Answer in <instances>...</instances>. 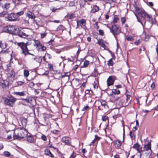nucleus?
Segmentation results:
<instances>
[{"label": "nucleus", "mask_w": 158, "mask_h": 158, "mask_svg": "<svg viewBox=\"0 0 158 158\" xmlns=\"http://www.w3.org/2000/svg\"><path fill=\"white\" fill-rule=\"evenodd\" d=\"M135 13H134L135 16L136 17L138 21L140 22L139 18L140 19L143 21H144L145 23L146 21L145 20V19L148 18V20H150V19L152 17V16L148 14L145 12V10L142 8H139L136 6H134Z\"/></svg>", "instance_id": "obj_1"}, {"label": "nucleus", "mask_w": 158, "mask_h": 158, "mask_svg": "<svg viewBox=\"0 0 158 158\" xmlns=\"http://www.w3.org/2000/svg\"><path fill=\"white\" fill-rule=\"evenodd\" d=\"M27 131L25 129L19 128L16 129L14 132L13 139H19L23 138L27 136Z\"/></svg>", "instance_id": "obj_2"}, {"label": "nucleus", "mask_w": 158, "mask_h": 158, "mask_svg": "<svg viewBox=\"0 0 158 158\" xmlns=\"http://www.w3.org/2000/svg\"><path fill=\"white\" fill-rule=\"evenodd\" d=\"M7 30L9 33L12 34H17L20 37L26 38L28 37L29 35L26 34L23 32L20 31L17 28H15L13 25H9L7 27Z\"/></svg>", "instance_id": "obj_3"}, {"label": "nucleus", "mask_w": 158, "mask_h": 158, "mask_svg": "<svg viewBox=\"0 0 158 158\" xmlns=\"http://www.w3.org/2000/svg\"><path fill=\"white\" fill-rule=\"evenodd\" d=\"M3 99L5 104L10 107H13L14 106L17 100V99L12 95L8 96L7 98H5Z\"/></svg>", "instance_id": "obj_4"}, {"label": "nucleus", "mask_w": 158, "mask_h": 158, "mask_svg": "<svg viewBox=\"0 0 158 158\" xmlns=\"http://www.w3.org/2000/svg\"><path fill=\"white\" fill-rule=\"evenodd\" d=\"M110 30V31L115 36V35H118L120 32V30L119 29V27H118L116 25H113L111 27H108Z\"/></svg>", "instance_id": "obj_5"}, {"label": "nucleus", "mask_w": 158, "mask_h": 158, "mask_svg": "<svg viewBox=\"0 0 158 158\" xmlns=\"http://www.w3.org/2000/svg\"><path fill=\"white\" fill-rule=\"evenodd\" d=\"M17 44L18 46L20 47L22 51V53H25L26 51L27 50V43H25L23 42H17Z\"/></svg>", "instance_id": "obj_6"}, {"label": "nucleus", "mask_w": 158, "mask_h": 158, "mask_svg": "<svg viewBox=\"0 0 158 158\" xmlns=\"http://www.w3.org/2000/svg\"><path fill=\"white\" fill-rule=\"evenodd\" d=\"M6 20L8 21H15L18 20L15 14L11 13L8 14L7 17H6Z\"/></svg>", "instance_id": "obj_7"}, {"label": "nucleus", "mask_w": 158, "mask_h": 158, "mask_svg": "<svg viewBox=\"0 0 158 158\" xmlns=\"http://www.w3.org/2000/svg\"><path fill=\"white\" fill-rule=\"evenodd\" d=\"M62 141L66 145H71V139L70 138L67 136L63 137L62 138Z\"/></svg>", "instance_id": "obj_8"}, {"label": "nucleus", "mask_w": 158, "mask_h": 158, "mask_svg": "<svg viewBox=\"0 0 158 158\" xmlns=\"http://www.w3.org/2000/svg\"><path fill=\"white\" fill-rule=\"evenodd\" d=\"M114 77L112 76H110L107 80V85L108 87L113 85L114 82Z\"/></svg>", "instance_id": "obj_9"}, {"label": "nucleus", "mask_w": 158, "mask_h": 158, "mask_svg": "<svg viewBox=\"0 0 158 158\" xmlns=\"http://www.w3.org/2000/svg\"><path fill=\"white\" fill-rule=\"evenodd\" d=\"M36 104V102L35 99L34 98H30L29 102L28 103V105L30 107H33Z\"/></svg>", "instance_id": "obj_10"}, {"label": "nucleus", "mask_w": 158, "mask_h": 158, "mask_svg": "<svg viewBox=\"0 0 158 158\" xmlns=\"http://www.w3.org/2000/svg\"><path fill=\"white\" fill-rule=\"evenodd\" d=\"M114 145L116 148H119L122 145V143L121 141L118 139H117L115 140L114 142Z\"/></svg>", "instance_id": "obj_11"}, {"label": "nucleus", "mask_w": 158, "mask_h": 158, "mask_svg": "<svg viewBox=\"0 0 158 158\" xmlns=\"http://www.w3.org/2000/svg\"><path fill=\"white\" fill-rule=\"evenodd\" d=\"M9 85L8 82L6 81H3L0 82V85L3 89L6 88Z\"/></svg>", "instance_id": "obj_12"}, {"label": "nucleus", "mask_w": 158, "mask_h": 158, "mask_svg": "<svg viewBox=\"0 0 158 158\" xmlns=\"http://www.w3.org/2000/svg\"><path fill=\"white\" fill-rule=\"evenodd\" d=\"M7 70L9 71L8 73V76L10 77H12L13 78H14L15 77V73L13 69H8Z\"/></svg>", "instance_id": "obj_13"}, {"label": "nucleus", "mask_w": 158, "mask_h": 158, "mask_svg": "<svg viewBox=\"0 0 158 158\" xmlns=\"http://www.w3.org/2000/svg\"><path fill=\"white\" fill-rule=\"evenodd\" d=\"M45 154L48 156L53 158L54 157L53 155L51 152L50 150L48 149H46L44 150Z\"/></svg>", "instance_id": "obj_14"}, {"label": "nucleus", "mask_w": 158, "mask_h": 158, "mask_svg": "<svg viewBox=\"0 0 158 158\" xmlns=\"http://www.w3.org/2000/svg\"><path fill=\"white\" fill-rule=\"evenodd\" d=\"M27 140L28 142L31 143H34L35 141L34 137L32 135L28 136L27 138Z\"/></svg>", "instance_id": "obj_15"}, {"label": "nucleus", "mask_w": 158, "mask_h": 158, "mask_svg": "<svg viewBox=\"0 0 158 158\" xmlns=\"http://www.w3.org/2000/svg\"><path fill=\"white\" fill-rule=\"evenodd\" d=\"M62 110L64 114L68 115L69 114L70 109L68 107H65L62 108Z\"/></svg>", "instance_id": "obj_16"}, {"label": "nucleus", "mask_w": 158, "mask_h": 158, "mask_svg": "<svg viewBox=\"0 0 158 158\" xmlns=\"http://www.w3.org/2000/svg\"><path fill=\"white\" fill-rule=\"evenodd\" d=\"M98 104H101V106L104 107L106 109L108 108V106L106 104V102L105 101L102 100L101 101H98Z\"/></svg>", "instance_id": "obj_17"}, {"label": "nucleus", "mask_w": 158, "mask_h": 158, "mask_svg": "<svg viewBox=\"0 0 158 158\" xmlns=\"http://www.w3.org/2000/svg\"><path fill=\"white\" fill-rule=\"evenodd\" d=\"M25 92L24 91H22L21 92H14L12 93L14 95H16L19 96H23L25 95Z\"/></svg>", "instance_id": "obj_18"}, {"label": "nucleus", "mask_w": 158, "mask_h": 158, "mask_svg": "<svg viewBox=\"0 0 158 158\" xmlns=\"http://www.w3.org/2000/svg\"><path fill=\"white\" fill-rule=\"evenodd\" d=\"M145 150L147 151L149 150H150L151 152V153L152 152V151L151 150V142H149L146 145H144V147Z\"/></svg>", "instance_id": "obj_19"}, {"label": "nucleus", "mask_w": 158, "mask_h": 158, "mask_svg": "<svg viewBox=\"0 0 158 158\" xmlns=\"http://www.w3.org/2000/svg\"><path fill=\"white\" fill-rule=\"evenodd\" d=\"M27 16L29 18H31L32 19H34L35 18V16L34 14L31 12H29L27 15Z\"/></svg>", "instance_id": "obj_20"}, {"label": "nucleus", "mask_w": 158, "mask_h": 158, "mask_svg": "<svg viewBox=\"0 0 158 158\" xmlns=\"http://www.w3.org/2000/svg\"><path fill=\"white\" fill-rule=\"evenodd\" d=\"M99 10V7L97 5H94L91 10V13H94L98 11Z\"/></svg>", "instance_id": "obj_21"}, {"label": "nucleus", "mask_w": 158, "mask_h": 158, "mask_svg": "<svg viewBox=\"0 0 158 158\" xmlns=\"http://www.w3.org/2000/svg\"><path fill=\"white\" fill-rule=\"evenodd\" d=\"M126 97V104L127 105H128L131 102L132 98L131 97V96L129 95H127Z\"/></svg>", "instance_id": "obj_22"}, {"label": "nucleus", "mask_w": 158, "mask_h": 158, "mask_svg": "<svg viewBox=\"0 0 158 158\" xmlns=\"http://www.w3.org/2000/svg\"><path fill=\"white\" fill-rule=\"evenodd\" d=\"M42 58L41 56H37L36 60H35V61L38 63L39 64V65H40V64L42 62Z\"/></svg>", "instance_id": "obj_23"}, {"label": "nucleus", "mask_w": 158, "mask_h": 158, "mask_svg": "<svg viewBox=\"0 0 158 158\" xmlns=\"http://www.w3.org/2000/svg\"><path fill=\"white\" fill-rule=\"evenodd\" d=\"M38 48V50L39 51H43L46 49V48L41 44Z\"/></svg>", "instance_id": "obj_24"}, {"label": "nucleus", "mask_w": 158, "mask_h": 158, "mask_svg": "<svg viewBox=\"0 0 158 158\" xmlns=\"http://www.w3.org/2000/svg\"><path fill=\"white\" fill-rule=\"evenodd\" d=\"M12 1L15 5H18L22 3L23 0H12Z\"/></svg>", "instance_id": "obj_25"}, {"label": "nucleus", "mask_w": 158, "mask_h": 158, "mask_svg": "<svg viewBox=\"0 0 158 158\" xmlns=\"http://www.w3.org/2000/svg\"><path fill=\"white\" fill-rule=\"evenodd\" d=\"M29 98H27L26 99L23 98V104L25 105H28V102H29Z\"/></svg>", "instance_id": "obj_26"}, {"label": "nucleus", "mask_w": 158, "mask_h": 158, "mask_svg": "<svg viewBox=\"0 0 158 158\" xmlns=\"http://www.w3.org/2000/svg\"><path fill=\"white\" fill-rule=\"evenodd\" d=\"M119 19L118 18V16L117 15H115L114 16L113 23H116L119 20Z\"/></svg>", "instance_id": "obj_27"}, {"label": "nucleus", "mask_w": 158, "mask_h": 158, "mask_svg": "<svg viewBox=\"0 0 158 158\" xmlns=\"http://www.w3.org/2000/svg\"><path fill=\"white\" fill-rule=\"evenodd\" d=\"M24 13V11L23 10L20 11L19 12H17L16 14H15V15H16V16L17 17V19L18 20V17L19 16H21Z\"/></svg>", "instance_id": "obj_28"}, {"label": "nucleus", "mask_w": 158, "mask_h": 158, "mask_svg": "<svg viewBox=\"0 0 158 158\" xmlns=\"http://www.w3.org/2000/svg\"><path fill=\"white\" fill-rule=\"evenodd\" d=\"M70 75V73H65L64 74L61 75L59 77L60 78H62L65 77H69Z\"/></svg>", "instance_id": "obj_29"}, {"label": "nucleus", "mask_w": 158, "mask_h": 158, "mask_svg": "<svg viewBox=\"0 0 158 158\" xmlns=\"http://www.w3.org/2000/svg\"><path fill=\"white\" fill-rule=\"evenodd\" d=\"M80 24L83 26H85L86 24V20L85 19H82L79 21Z\"/></svg>", "instance_id": "obj_30"}, {"label": "nucleus", "mask_w": 158, "mask_h": 158, "mask_svg": "<svg viewBox=\"0 0 158 158\" xmlns=\"http://www.w3.org/2000/svg\"><path fill=\"white\" fill-rule=\"evenodd\" d=\"M21 123L23 127H25L27 124V120L26 119L24 118L22 119Z\"/></svg>", "instance_id": "obj_31"}, {"label": "nucleus", "mask_w": 158, "mask_h": 158, "mask_svg": "<svg viewBox=\"0 0 158 158\" xmlns=\"http://www.w3.org/2000/svg\"><path fill=\"white\" fill-rule=\"evenodd\" d=\"M112 93L115 94H120V91L117 89H114L112 90Z\"/></svg>", "instance_id": "obj_32"}, {"label": "nucleus", "mask_w": 158, "mask_h": 158, "mask_svg": "<svg viewBox=\"0 0 158 158\" xmlns=\"http://www.w3.org/2000/svg\"><path fill=\"white\" fill-rule=\"evenodd\" d=\"M130 135L131 138L132 139H135V135L134 132L131 131L130 132Z\"/></svg>", "instance_id": "obj_33"}, {"label": "nucleus", "mask_w": 158, "mask_h": 158, "mask_svg": "<svg viewBox=\"0 0 158 158\" xmlns=\"http://www.w3.org/2000/svg\"><path fill=\"white\" fill-rule=\"evenodd\" d=\"M107 64L109 66H112L113 65V62L112 58L110 59L107 62Z\"/></svg>", "instance_id": "obj_34"}, {"label": "nucleus", "mask_w": 158, "mask_h": 158, "mask_svg": "<svg viewBox=\"0 0 158 158\" xmlns=\"http://www.w3.org/2000/svg\"><path fill=\"white\" fill-rule=\"evenodd\" d=\"M89 64V61L88 60H85L84 62L83 65V67H86L88 66Z\"/></svg>", "instance_id": "obj_35"}, {"label": "nucleus", "mask_w": 158, "mask_h": 158, "mask_svg": "<svg viewBox=\"0 0 158 158\" xmlns=\"http://www.w3.org/2000/svg\"><path fill=\"white\" fill-rule=\"evenodd\" d=\"M7 13V10H4L2 12L0 13V17H2L4 16V15H6Z\"/></svg>", "instance_id": "obj_36"}, {"label": "nucleus", "mask_w": 158, "mask_h": 158, "mask_svg": "<svg viewBox=\"0 0 158 158\" xmlns=\"http://www.w3.org/2000/svg\"><path fill=\"white\" fill-rule=\"evenodd\" d=\"M3 154L5 156L7 157H9L10 156V153L8 151H5Z\"/></svg>", "instance_id": "obj_37"}, {"label": "nucleus", "mask_w": 158, "mask_h": 158, "mask_svg": "<svg viewBox=\"0 0 158 158\" xmlns=\"http://www.w3.org/2000/svg\"><path fill=\"white\" fill-rule=\"evenodd\" d=\"M24 75L25 77H27L29 75V72L28 70H24Z\"/></svg>", "instance_id": "obj_38"}, {"label": "nucleus", "mask_w": 158, "mask_h": 158, "mask_svg": "<svg viewBox=\"0 0 158 158\" xmlns=\"http://www.w3.org/2000/svg\"><path fill=\"white\" fill-rule=\"evenodd\" d=\"M52 133L56 135H58L60 134L59 131L56 130H54L52 131Z\"/></svg>", "instance_id": "obj_39"}, {"label": "nucleus", "mask_w": 158, "mask_h": 158, "mask_svg": "<svg viewBox=\"0 0 158 158\" xmlns=\"http://www.w3.org/2000/svg\"><path fill=\"white\" fill-rule=\"evenodd\" d=\"M10 6V3H5L4 6V8L6 9L7 10L8 9Z\"/></svg>", "instance_id": "obj_40"}, {"label": "nucleus", "mask_w": 158, "mask_h": 158, "mask_svg": "<svg viewBox=\"0 0 158 158\" xmlns=\"http://www.w3.org/2000/svg\"><path fill=\"white\" fill-rule=\"evenodd\" d=\"M126 39L128 41H132L133 40V38L131 36H126Z\"/></svg>", "instance_id": "obj_41"}, {"label": "nucleus", "mask_w": 158, "mask_h": 158, "mask_svg": "<svg viewBox=\"0 0 158 158\" xmlns=\"http://www.w3.org/2000/svg\"><path fill=\"white\" fill-rule=\"evenodd\" d=\"M35 44L38 47L41 44L40 42L38 40H36L35 41Z\"/></svg>", "instance_id": "obj_42"}, {"label": "nucleus", "mask_w": 158, "mask_h": 158, "mask_svg": "<svg viewBox=\"0 0 158 158\" xmlns=\"http://www.w3.org/2000/svg\"><path fill=\"white\" fill-rule=\"evenodd\" d=\"M138 152L141 153L142 152V148L141 146L139 144V147H137V148L136 149Z\"/></svg>", "instance_id": "obj_43"}, {"label": "nucleus", "mask_w": 158, "mask_h": 158, "mask_svg": "<svg viewBox=\"0 0 158 158\" xmlns=\"http://www.w3.org/2000/svg\"><path fill=\"white\" fill-rule=\"evenodd\" d=\"M48 68L50 70H53V66L52 64L49 63L48 64Z\"/></svg>", "instance_id": "obj_44"}, {"label": "nucleus", "mask_w": 158, "mask_h": 158, "mask_svg": "<svg viewBox=\"0 0 158 158\" xmlns=\"http://www.w3.org/2000/svg\"><path fill=\"white\" fill-rule=\"evenodd\" d=\"M122 124H123V141H124V140L125 139V133L124 125L123 123Z\"/></svg>", "instance_id": "obj_45"}, {"label": "nucleus", "mask_w": 158, "mask_h": 158, "mask_svg": "<svg viewBox=\"0 0 158 158\" xmlns=\"http://www.w3.org/2000/svg\"><path fill=\"white\" fill-rule=\"evenodd\" d=\"M98 22H96L94 25V27L95 28L98 29L99 28V26H98Z\"/></svg>", "instance_id": "obj_46"}, {"label": "nucleus", "mask_w": 158, "mask_h": 158, "mask_svg": "<svg viewBox=\"0 0 158 158\" xmlns=\"http://www.w3.org/2000/svg\"><path fill=\"white\" fill-rule=\"evenodd\" d=\"M139 147V144L138 143H136L135 144H134L133 146V148L135 149H136L137 147Z\"/></svg>", "instance_id": "obj_47"}, {"label": "nucleus", "mask_w": 158, "mask_h": 158, "mask_svg": "<svg viewBox=\"0 0 158 158\" xmlns=\"http://www.w3.org/2000/svg\"><path fill=\"white\" fill-rule=\"evenodd\" d=\"M76 156V153L75 152H73L69 158H75Z\"/></svg>", "instance_id": "obj_48"}, {"label": "nucleus", "mask_w": 158, "mask_h": 158, "mask_svg": "<svg viewBox=\"0 0 158 158\" xmlns=\"http://www.w3.org/2000/svg\"><path fill=\"white\" fill-rule=\"evenodd\" d=\"M29 49H28L26 51V52L25 53H24L23 54L24 55V56H26L27 54L32 55L33 56H34L35 55L32 54H31L29 52Z\"/></svg>", "instance_id": "obj_49"}, {"label": "nucleus", "mask_w": 158, "mask_h": 158, "mask_svg": "<svg viewBox=\"0 0 158 158\" xmlns=\"http://www.w3.org/2000/svg\"><path fill=\"white\" fill-rule=\"evenodd\" d=\"M98 31H99V34L100 35L103 36L104 35V31L103 30L100 29V30H99Z\"/></svg>", "instance_id": "obj_50"}, {"label": "nucleus", "mask_w": 158, "mask_h": 158, "mask_svg": "<svg viewBox=\"0 0 158 158\" xmlns=\"http://www.w3.org/2000/svg\"><path fill=\"white\" fill-rule=\"evenodd\" d=\"M121 21L123 24H124L126 22V20L125 17H123L121 18Z\"/></svg>", "instance_id": "obj_51"}, {"label": "nucleus", "mask_w": 158, "mask_h": 158, "mask_svg": "<svg viewBox=\"0 0 158 158\" xmlns=\"http://www.w3.org/2000/svg\"><path fill=\"white\" fill-rule=\"evenodd\" d=\"M108 117L105 115L104 117H102V119L103 121H106V120L108 119Z\"/></svg>", "instance_id": "obj_52"}, {"label": "nucleus", "mask_w": 158, "mask_h": 158, "mask_svg": "<svg viewBox=\"0 0 158 158\" xmlns=\"http://www.w3.org/2000/svg\"><path fill=\"white\" fill-rule=\"evenodd\" d=\"M151 19V23L152 24H155L156 23V20L155 19L152 18L150 19Z\"/></svg>", "instance_id": "obj_53"}, {"label": "nucleus", "mask_w": 158, "mask_h": 158, "mask_svg": "<svg viewBox=\"0 0 158 158\" xmlns=\"http://www.w3.org/2000/svg\"><path fill=\"white\" fill-rule=\"evenodd\" d=\"M89 108V106L88 105H86V106H84L82 109V111H85L87 110Z\"/></svg>", "instance_id": "obj_54"}, {"label": "nucleus", "mask_w": 158, "mask_h": 158, "mask_svg": "<svg viewBox=\"0 0 158 158\" xmlns=\"http://www.w3.org/2000/svg\"><path fill=\"white\" fill-rule=\"evenodd\" d=\"M69 6H75V2L73 1L70 2L69 3Z\"/></svg>", "instance_id": "obj_55"}, {"label": "nucleus", "mask_w": 158, "mask_h": 158, "mask_svg": "<svg viewBox=\"0 0 158 158\" xmlns=\"http://www.w3.org/2000/svg\"><path fill=\"white\" fill-rule=\"evenodd\" d=\"M41 138L44 141H45L47 140L46 136L44 135H42L41 136Z\"/></svg>", "instance_id": "obj_56"}, {"label": "nucleus", "mask_w": 158, "mask_h": 158, "mask_svg": "<svg viewBox=\"0 0 158 158\" xmlns=\"http://www.w3.org/2000/svg\"><path fill=\"white\" fill-rule=\"evenodd\" d=\"M46 34H47L45 32H44L43 33H41L40 34L41 38L42 39H43L45 37V36L46 35Z\"/></svg>", "instance_id": "obj_57"}, {"label": "nucleus", "mask_w": 158, "mask_h": 158, "mask_svg": "<svg viewBox=\"0 0 158 158\" xmlns=\"http://www.w3.org/2000/svg\"><path fill=\"white\" fill-rule=\"evenodd\" d=\"M100 45L103 48H105L106 47V45L103 42H102L101 43V44Z\"/></svg>", "instance_id": "obj_58"}, {"label": "nucleus", "mask_w": 158, "mask_h": 158, "mask_svg": "<svg viewBox=\"0 0 158 158\" xmlns=\"http://www.w3.org/2000/svg\"><path fill=\"white\" fill-rule=\"evenodd\" d=\"M120 99V98L118 97H117L116 96L115 97V98H114L113 99V100L114 101H117L119 100Z\"/></svg>", "instance_id": "obj_59"}, {"label": "nucleus", "mask_w": 158, "mask_h": 158, "mask_svg": "<svg viewBox=\"0 0 158 158\" xmlns=\"http://www.w3.org/2000/svg\"><path fill=\"white\" fill-rule=\"evenodd\" d=\"M101 138L99 136H98L97 135H95V138L94 139L96 140H99Z\"/></svg>", "instance_id": "obj_60"}, {"label": "nucleus", "mask_w": 158, "mask_h": 158, "mask_svg": "<svg viewBox=\"0 0 158 158\" xmlns=\"http://www.w3.org/2000/svg\"><path fill=\"white\" fill-rule=\"evenodd\" d=\"M0 48L2 49H3V44L2 43V41L0 40Z\"/></svg>", "instance_id": "obj_61"}, {"label": "nucleus", "mask_w": 158, "mask_h": 158, "mask_svg": "<svg viewBox=\"0 0 158 158\" xmlns=\"http://www.w3.org/2000/svg\"><path fill=\"white\" fill-rule=\"evenodd\" d=\"M62 28V26L60 25L57 28L56 30L58 31L60 30Z\"/></svg>", "instance_id": "obj_62"}, {"label": "nucleus", "mask_w": 158, "mask_h": 158, "mask_svg": "<svg viewBox=\"0 0 158 158\" xmlns=\"http://www.w3.org/2000/svg\"><path fill=\"white\" fill-rule=\"evenodd\" d=\"M46 55L47 56L48 58L49 59H51L52 58V56L49 54L47 53L46 54Z\"/></svg>", "instance_id": "obj_63"}, {"label": "nucleus", "mask_w": 158, "mask_h": 158, "mask_svg": "<svg viewBox=\"0 0 158 158\" xmlns=\"http://www.w3.org/2000/svg\"><path fill=\"white\" fill-rule=\"evenodd\" d=\"M138 127L137 126H135L133 128V130H132V131H133L134 132L137 129Z\"/></svg>", "instance_id": "obj_64"}]
</instances>
